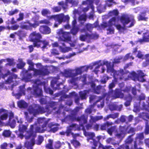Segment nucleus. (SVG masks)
Instances as JSON below:
<instances>
[{
	"label": "nucleus",
	"instance_id": "nucleus-1",
	"mask_svg": "<svg viewBox=\"0 0 149 149\" xmlns=\"http://www.w3.org/2000/svg\"><path fill=\"white\" fill-rule=\"evenodd\" d=\"M104 65H106L107 66V72H111V75H113L114 78L115 79L114 82H116L118 79H123L124 80H126L127 79L125 77L127 75L130 77H132L134 79H133L134 81L136 80L141 82H143L145 81L143 77L145 74L141 71L139 70L138 71V75L134 72H132L131 73L127 72L126 74H124L123 70H120L119 71H116L114 70L113 68V64L111 63H109L107 61H105L103 62L102 63H99L97 66H96L95 68L94 72L96 74L97 73V71L99 69H100L101 72L103 73L105 70V68L104 67Z\"/></svg>",
	"mask_w": 149,
	"mask_h": 149
},
{
	"label": "nucleus",
	"instance_id": "nucleus-2",
	"mask_svg": "<svg viewBox=\"0 0 149 149\" xmlns=\"http://www.w3.org/2000/svg\"><path fill=\"white\" fill-rule=\"evenodd\" d=\"M87 116L86 115L83 116L81 117H78L77 120L79 121L80 127H78L77 125L75 124H73L70 125L67 131L66 134L68 136L70 134H72L71 132V130H82L83 131L84 135L87 138V141L90 143L93 142L94 146H97L99 145L98 149H113L110 146H106L104 147L101 144L99 141L101 139L100 136H97L95 139H93L95 136V134L93 133L86 132L85 129L84 127V124L87 122ZM92 149H95V148L94 147H92Z\"/></svg>",
	"mask_w": 149,
	"mask_h": 149
},
{
	"label": "nucleus",
	"instance_id": "nucleus-3",
	"mask_svg": "<svg viewBox=\"0 0 149 149\" xmlns=\"http://www.w3.org/2000/svg\"><path fill=\"white\" fill-rule=\"evenodd\" d=\"M120 22H121L124 26L127 25L130 22V25L127 26V27H128L133 26L135 23V21L133 17H130L128 15H123L120 19L117 17H114L109 20L107 25H105L108 27V28L107 29V34H112L114 33V29L111 26L112 25L115 26L119 31L121 32H123L124 27L119 24Z\"/></svg>",
	"mask_w": 149,
	"mask_h": 149
},
{
	"label": "nucleus",
	"instance_id": "nucleus-4",
	"mask_svg": "<svg viewBox=\"0 0 149 149\" xmlns=\"http://www.w3.org/2000/svg\"><path fill=\"white\" fill-rule=\"evenodd\" d=\"M38 121L39 124L44 123V124L43 126L41 128L38 127H36V125H34V127L33 125H31L30 128V131L29 132H26V126L21 124L19 125V129L20 133L19 134V136L21 138H22L24 135L23 133H24V132H26V134L24 135L26 139H27L29 137H31L32 136H34L35 135L36 133H34L33 132V128L34 127L36 128V132H43L45 131V129L44 128L45 127L47 123L46 119L44 118H39Z\"/></svg>",
	"mask_w": 149,
	"mask_h": 149
},
{
	"label": "nucleus",
	"instance_id": "nucleus-5",
	"mask_svg": "<svg viewBox=\"0 0 149 149\" xmlns=\"http://www.w3.org/2000/svg\"><path fill=\"white\" fill-rule=\"evenodd\" d=\"M28 63L29 65V68L27 71V76L23 78V80L26 81L31 80V79L34 76H37L38 75L42 76L47 74L49 72L47 69H43L41 70H38L33 68V64L30 60H28Z\"/></svg>",
	"mask_w": 149,
	"mask_h": 149
},
{
	"label": "nucleus",
	"instance_id": "nucleus-6",
	"mask_svg": "<svg viewBox=\"0 0 149 149\" xmlns=\"http://www.w3.org/2000/svg\"><path fill=\"white\" fill-rule=\"evenodd\" d=\"M102 0H87L86 1H84L82 3V4L84 5H87L88 6H90L91 8L92 12L90 14L89 16V18L90 19L93 18V12L94 7L93 4L94 3L97 5L100 2L101 3L97 7V10L99 13L103 12L105 9V6L103 5V4L101 2Z\"/></svg>",
	"mask_w": 149,
	"mask_h": 149
},
{
	"label": "nucleus",
	"instance_id": "nucleus-7",
	"mask_svg": "<svg viewBox=\"0 0 149 149\" xmlns=\"http://www.w3.org/2000/svg\"><path fill=\"white\" fill-rule=\"evenodd\" d=\"M29 37L31 40L34 42L33 44L35 47H41V45L42 44L43 46L42 47L44 48H46L48 44L47 41L45 40L41 41L40 39L42 38L41 35L36 32H34L31 33Z\"/></svg>",
	"mask_w": 149,
	"mask_h": 149
},
{
	"label": "nucleus",
	"instance_id": "nucleus-8",
	"mask_svg": "<svg viewBox=\"0 0 149 149\" xmlns=\"http://www.w3.org/2000/svg\"><path fill=\"white\" fill-rule=\"evenodd\" d=\"M85 67H83L81 68H78L74 70H72L69 69L65 70L64 71V76L67 77H72V79L71 83L72 84L76 85L75 83L76 80H77L78 78H74L78 74H80L85 70Z\"/></svg>",
	"mask_w": 149,
	"mask_h": 149
},
{
	"label": "nucleus",
	"instance_id": "nucleus-9",
	"mask_svg": "<svg viewBox=\"0 0 149 149\" xmlns=\"http://www.w3.org/2000/svg\"><path fill=\"white\" fill-rule=\"evenodd\" d=\"M33 21L34 22L33 23L28 22L27 23L28 24H25L22 25L21 26V27L23 29H31V27H32L33 28H36L37 26H38L40 24H48L49 23V21L46 19L41 20L39 22L34 20V18L33 19Z\"/></svg>",
	"mask_w": 149,
	"mask_h": 149
},
{
	"label": "nucleus",
	"instance_id": "nucleus-10",
	"mask_svg": "<svg viewBox=\"0 0 149 149\" xmlns=\"http://www.w3.org/2000/svg\"><path fill=\"white\" fill-rule=\"evenodd\" d=\"M34 82V83L32 89L33 91V94L36 96H41L42 93L41 82L39 80H37Z\"/></svg>",
	"mask_w": 149,
	"mask_h": 149
},
{
	"label": "nucleus",
	"instance_id": "nucleus-11",
	"mask_svg": "<svg viewBox=\"0 0 149 149\" xmlns=\"http://www.w3.org/2000/svg\"><path fill=\"white\" fill-rule=\"evenodd\" d=\"M9 75L8 78L6 80V83L8 84H11L14 81H16L15 79L17 78V76L13 73H10L9 71H8L6 74H2L1 71V68H0V79L3 78L5 79L6 77Z\"/></svg>",
	"mask_w": 149,
	"mask_h": 149
},
{
	"label": "nucleus",
	"instance_id": "nucleus-12",
	"mask_svg": "<svg viewBox=\"0 0 149 149\" xmlns=\"http://www.w3.org/2000/svg\"><path fill=\"white\" fill-rule=\"evenodd\" d=\"M43 108L41 107L38 105L33 104L28 109L29 114L33 113L34 115L39 113H43L45 111L43 110Z\"/></svg>",
	"mask_w": 149,
	"mask_h": 149
},
{
	"label": "nucleus",
	"instance_id": "nucleus-13",
	"mask_svg": "<svg viewBox=\"0 0 149 149\" xmlns=\"http://www.w3.org/2000/svg\"><path fill=\"white\" fill-rule=\"evenodd\" d=\"M54 19L56 21L60 24L63 20L68 21L70 19V17L68 15L65 16L63 14H61L56 15H52L49 17V19Z\"/></svg>",
	"mask_w": 149,
	"mask_h": 149
},
{
	"label": "nucleus",
	"instance_id": "nucleus-14",
	"mask_svg": "<svg viewBox=\"0 0 149 149\" xmlns=\"http://www.w3.org/2000/svg\"><path fill=\"white\" fill-rule=\"evenodd\" d=\"M57 33L60 37L59 40L68 42L70 41L71 37L69 33L65 32L62 29H61L59 30Z\"/></svg>",
	"mask_w": 149,
	"mask_h": 149
},
{
	"label": "nucleus",
	"instance_id": "nucleus-15",
	"mask_svg": "<svg viewBox=\"0 0 149 149\" xmlns=\"http://www.w3.org/2000/svg\"><path fill=\"white\" fill-rule=\"evenodd\" d=\"M14 118H15L16 120H17L18 123H22V120L21 119L18 120L17 119V117H15L14 118L13 117V113L11 112L10 113L9 115V119L8 123V125L12 128L14 127L15 126V120Z\"/></svg>",
	"mask_w": 149,
	"mask_h": 149
},
{
	"label": "nucleus",
	"instance_id": "nucleus-16",
	"mask_svg": "<svg viewBox=\"0 0 149 149\" xmlns=\"http://www.w3.org/2000/svg\"><path fill=\"white\" fill-rule=\"evenodd\" d=\"M142 32H143V35L142 39L140 40L139 42L141 43L143 42H149V30H146L144 31L138 32V33L139 34H141Z\"/></svg>",
	"mask_w": 149,
	"mask_h": 149
},
{
	"label": "nucleus",
	"instance_id": "nucleus-17",
	"mask_svg": "<svg viewBox=\"0 0 149 149\" xmlns=\"http://www.w3.org/2000/svg\"><path fill=\"white\" fill-rule=\"evenodd\" d=\"M109 96L113 97L112 99L122 98L123 96V94L121 93L120 90L118 89H116L114 92H110L109 93Z\"/></svg>",
	"mask_w": 149,
	"mask_h": 149
},
{
	"label": "nucleus",
	"instance_id": "nucleus-18",
	"mask_svg": "<svg viewBox=\"0 0 149 149\" xmlns=\"http://www.w3.org/2000/svg\"><path fill=\"white\" fill-rule=\"evenodd\" d=\"M58 129L56 125H55L53 123L49 124L47 129V131L54 132L56 131Z\"/></svg>",
	"mask_w": 149,
	"mask_h": 149
},
{
	"label": "nucleus",
	"instance_id": "nucleus-19",
	"mask_svg": "<svg viewBox=\"0 0 149 149\" xmlns=\"http://www.w3.org/2000/svg\"><path fill=\"white\" fill-rule=\"evenodd\" d=\"M120 131H118L117 132L116 134H115L116 136L120 139H122L123 138L125 134V132L124 131L125 130L124 127H122L120 128Z\"/></svg>",
	"mask_w": 149,
	"mask_h": 149
},
{
	"label": "nucleus",
	"instance_id": "nucleus-20",
	"mask_svg": "<svg viewBox=\"0 0 149 149\" xmlns=\"http://www.w3.org/2000/svg\"><path fill=\"white\" fill-rule=\"evenodd\" d=\"M144 11L142 12L141 14L139 15L138 17V19L139 21L143 20L146 21L148 19V18L147 17L143 15L142 14H145L146 13H149V10L148 8H144Z\"/></svg>",
	"mask_w": 149,
	"mask_h": 149
},
{
	"label": "nucleus",
	"instance_id": "nucleus-21",
	"mask_svg": "<svg viewBox=\"0 0 149 149\" xmlns=\"http://www.w3.org/2000/svg\"><path fill=\"white\" fill-rule=\"evenodd\" d=\"M89 6H88L87 7L84 8L82 7L78 8V10H75L74 11L73 13L75 15L76 14L78 15H80L81 13V11L85 13L89 9Z\"/></svg>",
	"mask_w": 149,
	"mask_h": 149
},
{
	"label": "nucleus",
	"instance_id": "nucleus-22",
	"mask_svg": "<svg viewBox=\"0 0 149 149\" xmlns=\"http://www.w3.org/2000/svg\"><path fill=\"white\" fill-rule=\"evenodd\" d=\"M0 118L1 120H6L7 118L8 114L7 111L3 109H0Z\"/></svg>",
	"mask_w": 149,
	"mask_h": 149
},
{
	"label": "nucleus",
	"instance_id": "nucleus-23",
	"mask_svg": "<svg viewBox=\"0 0 149 149\" xmlns=\"http://www.w3.org/2000/svg\"><path fill=\"white\" fill-rule=\"evenodd\" d=\"M39 30L42 33L45 34H48L51 32L50 29L47 26H41Z\"/></svg>",
	"mask_w": 149,
	"mask_h": 149
},
{
	"label": "nucleus",
	"instance_id": "nucleus-24",
	"mask_svg": "<svg viewBox=\"0 0 149 149\" xmlns=\"http://www.w3.org/2000/svg\"><path fill=\"white\" fill-rule=\"evenodd\" d=\"M35 144L34 139H32L30 142L27 141L25 143V146L27 149H32V147Z\"/></svg>",
	"mask_w": 149,
	"mask_h": 149
},
{
	"label": "nucleus",
	"instance_id": "nucleus-25",
	"mask_svg": "<svg viewBox=\"0 0 149 149\" xmlns=\"http://www.w3.org/2000/svg\"><path fill=\"white\" fill-rule=\"evenodd\" d=\"M61 45H60V50L63 52H66L70 50V48L69 47H66L65 44L62 42Z\"/></svg>",
	"mask_w": 149,
	"mask_h": 149
},
{
	"label": "nucleus",
	"instance_id": "nucleus-26",
	"mask_svg": "<svg viewBox=\"0 0 149 149\" xmlns=\"http://www.w3.org/2000/svg\"><path fill=\"white\" fill-rule=\"evenodd\" d=\"M102 118L101 116H98L96 117H93L91 116V119L90 120V123L91 124L93 122H95L98 120H100Z\"/></svg>",
	"mask_w": 149,
	"mask_h": 149
},
{
	"label": "nucleus",
	"instance_id": "nucleus-27",
	"mask_svg": "<svg viewBox=\"0 0 149 149\" xmlns=\"http://www.w3.org/2000/svg\"><path fill=\"white\" fill-rule=\"evenodd\" d=\"M18 106L20 108H25L27 105V104L23 100H20L17 103Z\"/></svg>",
	"mask_w": 149,
	"mask_h": 149
},
{
	"label": "nucleus",
	"instance_id": "nucleus-28",
	"mask_svg": "<svg viewBox=\"0 0 149 149\" xmlns=\"http://www.w3.org/2000/svg\"><path fill=\"white\" fill-rule=\"evenodd\" d=\"M91 87V88L92 89L93 91L94 92L97 93H98L99 92L97 91H98L99 90L101 87L100 86H97L96 88H95V84L93 83H92L90 85Z\"/></svg>",
	"mask_w": 149,
	"mask_h": 149
},
{
	"label": "nucleus",
	"instance_id": "nucleus-29",
	"mask_svg": "<svg viewBox=\"0 0 149 149\" xmlns=\"http://www.w3.org/2000/svg\"><path fill=\"white\" fill-rule=\"evenodd\" d=\"M69 1L70 0H66L65 3H64L63 1H61L59 2L58 3V4L61 6L63 9H65L67 7V4L68 3Z\"/></svg>",
	"mask_w": 149,
	"mask_h": 149
},
{
	"label": "nucleus",
	"instance_id": "nucleus-30",
	"mask_svg": "<svg viewBox=\"0 0 149 149\" xmlns=\"http://www.w3.org/2000/svg\"><path fill=\"white\" fill-rule=\"evenodd\" d=\"M98 24L97 22L93 24H88L86 25V27L89 31H90L94 27H96L98 25Z\"/></svg>",
	"mask_w": 149,
	"mask_h": 149
},
{
	"label": "nucleus",
	"instance_id": "nucleus-31",
	"mask_svg": "<svg viewBox=\"0 0 149 149\" xmlns=\"http://www.w3.org/2000/svg\"><path fill=\"white\" fill-rule=\"evenodd\" d=\"M18 61L19 63L17 64V66L18 68L21 69L24 66L25 63L23 61L22 59H19Z\"/></svg>",
	"mask_w": 149,
	"mask_h": 149
},
{
	"label": "nucleus",
	"instance_id": "nucleus-32",
	"mask_svg": "<svg viewBox=\"0 0 149 149\" xmlns=\"http://www.w3.org/2000/svg\"><path fill=\"white\" fill-rule=\"evenodd\" d=\"M88 91H87L80 92L79 94L81 98L82 99H86L87 94L88 93Z\"/></svg>",
	"mask_w": 149,
	"mask_h": 149
},
{
	"label": "nucleus",
	"instance_id": "nucleus-33",
	"mask_svg": "<svg viewBox=\"0 0 149 149\" xmlns=\"http://www.w3.org/2000/svg\"><path fill=\"white\" fill-rule=\"evenodd\" d=\"M7 61L8 63L6 64V65L11 66L15 65V63L14 62V59L13 58H8Z\"/></svg>",
	"mask_w": 149,
	"mask_h": 149
},
{
	"label": "nucleus",
	"instance_id": "nucleus-34",
	"mask_svg": "<svg viewBox=\"0 0 149 149\" xmlns=\"http://www.w3.org/2000/svg\"><path fill=\"white\" fill-rule=\"evenodd\" d=\"M125 98L127 101L125 103V104L127 107L130 105V101L132 100V97L130 95H129L128 97H126Z\"/></svg>",
	"mask_w": 149,
	"mask_h": 149
},
{
	"label": "nucleus",
	"instance_id": "nucleus-35",
	"mask_svg": "<svg viewBox=\"0 0 149 149\" xmlns=\"http://www.w3.org/2000/svg\"><path fill=\"white\" fill-rule=\"evenodd\" d=\"M118 12L116 10H113V11H110L109 13V15L110 16H116L118 15Z\"/></svg>",
	"mask_w": 149,
	"mask_h": 149
},
{
	"label": "nucleus",
	"instance_id": "nucleus-36",
	"mask_svg": "<svg viewBox=\"0 0 149 149\" xmlns=\"http://www.w3.org/2000/svg\"><path fill=\"white\" fill-rule=\"evenodd\" d=\"M50 12L49 10L46 9H44L41 11L42 14L43 16L50 14Z\"/></svg>",
	"mask_w": 149,
	"mask_h": 149
},
{
	"label": "nucleus",
	"instance_id": "nucleus-37",
	"mask_svg": "<svg viewBox=\"0 0 149 149\" xmlns=\"http://www.w3.org/2000/svg\"><path fill=\"white\" fill-rule=\"evenodd\" d=\"M116 128L115 127H111V129H109L107 132L108 133L111 135H112V133L115 132Z\"/></svg>",
	"mask_w": 149,
	"mask_h": 149
},
{
	"label": "nucleus",
	"instance_id": "nucleus-38",
	"mask_svg": "<svg viewBox=\"0 0 149 149\" xmlns=\"http://www.w3.org/2000/svg\"><path fill=\"white\" fill-rule=\"evenodd\" d=\"M145 56L146 57V62L145 63H143V66L144 67H146L148 64V63L149 62V54H147L145 55Z\"/></svg>",
	"mask_w": 149,
	"mask_h": 149
},
{
	"label": "nucleus",
	"instance_id": "nucleus-39",
	"mask_svg": "<svg viewBox=\"0 0 149 149\" xmlns=\"http://www.w3.org/2000/svg\"><path fill=\"white\" fill-rule=\"evenodd\" d=\"M86 16L85 14L84 13V14L81 15L79 17V20L80 21L84 22L86 21Z\"/></svg>",
	"mask_w": 149,
	"mask_h": 149
},
{
	"label": "nucleus",
	"instance_id": "nucleus-40",
	"mask_svg": "<svg viewBox=\"0 0 149 149\" xmlns=\"http://www.w3.org/2000/svg\"><path fill=\"white\" fill-rule=\"evenodd\" d=\"M143 138V135L142 133L138 134L136 138V142H137L138 140L139 141L140 140H141Z\"/></svg>",
	"mask_w": 149,
	"mask_h": 149
},
{
	"label": "nucleus",
	"instance_id": "nucleus-41",
	"mask_svg": "<svg viewBox=\"0 0 149 149\" xmlns=\"http://www.w3.org/2000/svg\"><path fill=\"white\" fill-rule=\"evenodd\" d=\"M88 37L90 38H91V37L89 34H87L85 36L83 35H81L80 36V39L82 41H84Z\"/></svg>",
	"mask_w": 149,
	"mask_h": 149
},
{
	"label": "nucleus",
	"instance_id": "nucleus-42",
	"mask_svg": "<svg viewBox=\"0 0 149 149\" xmlns=\"http://www.w3.org/2000/svg\"><path fill=\"white\" fill-rule=\"evenodd\" d=\"M48 142L49 143L46 145V147L49 149H54L52 148V143H53V141L49 139V140Z\"/></svg>",
	"mask_w": 149,
	"mask_h": 149
},
{
	"label": "nucleus",
	"instance_id": "nucleus-43",
	"mask_svg": "<svg viewBox=\"0 0 149 149\" xmlns=\"http://www.w3.org/2000/svg\"><path fill=\"white\" fill-rule=\"evenodd\" d=\"M100 104L98 103L97 104V107L99 108H102L104 105V103L103 102V100L101 99L100 100ZM100 102V101H97V103H99Z\"/></svg>",
	"mask_w": 149,
	"mask_h": 149
},
{
	"label": "nucleus",
	"instance_id": "nucleus-44",
	"mask_svg": "<svg viewBox=\"0 0 149 149\" xmlns=\"http://www.w3.org/2000/svg\"><path fill=\"white\" fill-rule=\"evenodd\" d=\"M11 134L9 130H5L3 133V136L5 137L9 136Z\"/></svg>",
	"mask_w": 149,
	"mask_h": 149
},
{
	"label": "nucleus",
	"instance_id": "nucleus-45",
	"mask_svg": "<svg viewBox=\"0 0 149 149\" xmlns=\"http://www.w3.org/2000/svg\"><path fill=\"white\" fill-rule=\"evenodd\" d=\"M43 140V137L41 136H39L38 137V140L36 142V144L38 145H40Z\"/></svg>",
	"mask_w": 149,
	"mask_h": 149
},
{
	"label": "nucleus",
	"instance_id": "nucleus-46",
	"mask_svg": "<svg viewBox=\"0 0 149 149\" xmlns=\"http://www.w3.org/2000/svg\"><path fill=\"white\" fill-rule=\"evenodd\" d=\"M52 10L54 12H58L61 10L60 7L56 6L52 8Z\"/></svg>",
	"mask_w": 149,
	"mask_h": 149
},
{
	"label": "nucleus",
	"instance_id": "nucleus-47",
	"mask_svg": "<svg viewBox=\"0 0 149 149\" xmlns=\"http://www.w3.org/2000/svg\"><path fill=\"white\" fill-rule=\"evenodd\" d=\"M71 142L75 147L78 146L80 144L79 142L75 140H73Z\"/></svg>",
	"mask_w": 149,
	"mask_h": 149
},
{
	"label": "nucleus",
	"instance_id": "nucleus-48",
	"mask_svg": "<svg viewBox=\"0 0 149 149\" xmlns=\"http://www.w3.org/2000/svg\"><path fill=\"white\" fill-rule=\"evenodd\" d=\"M15 34H17L20 37L24 36L25 34L22 31H18L17 32L15 33Z\"/></svg>",
	"mask_w": 149,
	"mask_h": 149
},
{
	"label": "nucleus",
	"instance_id": "nucleus-49",
	"mask_svg": "<svg viewBox=\"0 0 149 149\" xmlns=\"http://www.w3.org/2000/svg\"><path fill=\"white\" fill-rule=\"evenodd\" d=\"M78 29L77 27H73V29L71 30V32L73 34H76L78 31Z\"/></svg>",
	"mask_w": 149,
	"mask_h": 149
},
{
	"label": "nucleus",
	"instance_id": "nucleus-50",
	"mask_svg": "<svg viewBox=\"0 0 149 149\" xmlns=\"http://www.w3.org/2000/svg\"><path fill=\"white\" fill-rule=\"evenodd\" d=\"M26 119L29 122H31L32 121V120L33 119V118L32 117H31L30 119L29 118V116L28 115V113L25 112L24 113Z\"/></svg>",
	"mask_w": 149,
	"mask_h": 149
},
{
	"label": "nucleus",
	"instance_id": "nucleus-51",
	"mask_svg": "<svg viewBox=\"0 0 149 149\" xmlns=\"http://www.w3.org/2000/svg\"><path fill=\"white\" fill-rule=\"evenodd\" d=\"M132 58V59H133L134 58L132 56V55L131 53L127 54L124 57V59L126 60L128 58Z\"/></svg>",
	"mask_w": 149,
	"mask_h": 149
},
{
	"label": "nucleus",
	"instance_id": "nucleus-52",
	"mask_svg": "<svg viewBox=\"0 0 149 149\" xmlns=\"http://www.w3.org/2000/svg\"><path fill=\"white\" fill-rule=\"evenodd\" d=\"M68 3L72 4L73 6L77 5L78 3L77 1L75 0H70V1Z\"/></svg>",
	"mask_w": 149,
	"mask_h": 149
},
{
	"label": "nucleus",
	"instance_id": "nucleus-53",
	"mask_svg": "<svg viewBox=\"0 0 149 149\" xmlns=\"http://www.w3.org/2000/svg\"><path fill=\"white\" fill-rule=\"evenodd\" d=\"M118 114L116 113L109 115L107 117V118H117L118 117Z\"/></svg>",
	"mask_w": 149,
	"mask_h": 149
},
{
	"label": "nucleus",
	"instance_id": "nucleus-54",
	"mask_svg": "<svg viewBox=\"0 0 149 149\" xmlns=\"http://www.w3.org/2000/svg\"><path fill=\"white\" fill-rule=\"evenodd\" d=\"M61 146V143L59 142H57L55 143L54 147L56 149H58L60 148Z\"/></svg>",
	"mask_w": 149,
	"mask_h": 149
},
{
	"label": "nucleus",
	"instance_id": "nucleus-55",
	"mask_svg": "<svg viewBox=\"0 0 149 149\" xmlns=\"http://www.w3.org/2000/svg\"><path fill=\"white\" fill-rule=\"evenodd\" d=\"M45 90L46 93H49L50 94H52L53 93V91L49 88H47L45 87Z\"/></svg>",
	"mask_w": 149,
	"mask_h": 149
},
{
	"label": "nucleus",
	"instance_id": "nucleus-56",
	"mask_svg": "<svg viewBox=\"0 0 149 149\" xmlns=\"http://www.w3.org/2000/svg\"><path fill=\"white\" fill-rule=\"evenodd\" d=\"M149 125L147 123H146V128L145 130V133L147 134L149 133Z\"/></svg>",
	"mask_w": 149,
	"mask_h": 149
},
{
	"label": "nucleus",
	"instance_id": "nucleus-57",
	"mask_svg": "<svg viewBox=\"0 0 149 149\" xmlns=\"http://www.w3.org/2000/svg\"><path fill=\"white\" fill-rule=\"evenodd\" d=\"M108 79V78L107 76H104L101 80L102 83L104 84L105 83L107 80Z\"/></svg>",
	"mask_w": 149,
	"mask_h": 149
},
{
	"label": "nucleus",
	"instance_id": "nucleus-58",
	"mask_svg": "<svg viewBox=\"0 0 149 149\" xmlns=\"http://www.w3.org/2000/svg\"><path fill=\"white\" fill-rule=\"evenodd\" d=\"M74 20L72 21V25L73 26V27H75V25L76 24V20L75 18H76L77 16V15H78L77 14H76L75 15V14H74Z\"/></svg>",
	"mask_w": 149,
	"mask_h": 149
},
{
	"label": "nucleus",
	"instance_id": "nucleus-59",
	"mask_svg": "<svg viewBox=\"0 0 149 149\" xmlns=\"http://www.w3.org/2000/svg\"><path fill=\"white\" fill-rule=\"evenodd\" d=\"M124 3H126L130 2H131L133 5L135 4L134 0H121Z\"/></svg>",
	"mask_w": 149,
	"mask_h": 149
},
{
	"label": "nucleus",
	"instance_id": "nucleus-60",
	"mask_svg": "<svg viewBox=\"0 0 149 149\" xmlns=\"http://www.w3.org/2000/svg\"><path fill=\"white\" fill-rule=\"evenodd\" d=\"M113 0H107L106 1V3L107 6H110L112 5V3Z\"/></svg>",
	"mask_w": 149,
	"mask_h": 149
},
{
	"label": "nucleus",
	"instance_id": "nucleus-61",
	"mask_svg": "<svg viewBox=\"0 0 149 149\" xmlns=\"http://www.w3.org/2000/svg\"><path fill=\"white\" fill-rule=\"evenodd\" d=\"M127 131H128V133L133 132L134 131V129L133 128L130 127H128L126 129Z\"/></svg>",
	"mask_w": 149,
	"mask_h": 149
},
{
	"label": "nucleus",
	"instance_id": "nucleus-62",
	"mask_svg": "<svg viewBox=\"0 0 149 149\" xmlns=\"http://www.w3.org/2000/svg\"><path fill=\"white\" fill-rule=\"evenodd\" d=\"M19 17L17 19L18 21H19L23 19L24 17V15L22 13H20L19 15Z\"/></svg>",
	"mask_w": 149,
	"mask_h": 149
},
{
	"label": "nucleus",
	"instance_id": "nucleus-63",
	"mask_svg": "<svg viewBox=\"0 0 149 149\" xmlns=\"http://www.w3.org/2000/svg\"><path fill=\"white\" fill-rule=\"evenodd\" d=\"M18 12V10L17 9H16L13 11H10L9 13V14L11 15H13V14L17 13Z\"/></svg>",
	"mask_w": 149,
	"mask_h": 149
},
{
	"label": "nucleus",
	"instance_id": "nucleus-64",
	"mask_svg": "<svg viewBox=\"0 0 149 149\" xmlns=\"http://www.w3.org/2000/svg\"><path fill=\"white\" fill-rule=\"evenodd\" d=\"M8 146L6 143H4L1 146V148L2 149H6Z\"/></svg>",
	"mask_w": 149,
	"mask_h": 149
}]
</instances>
